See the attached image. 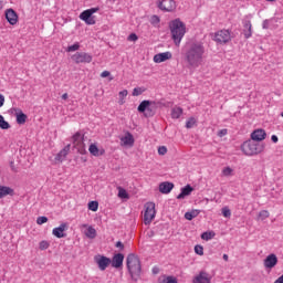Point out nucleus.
Instances as JSON below:
<instances>
[{"instance_id": "f257e3e1", "label": "nucleus", "mask_w": 283, "mask_h": 283, "mask_svg": "<svg viewBox=\"0 0 283 283\" xmlns=\"http://www.w3.org/2000/svg\"><path fill=\"white\" fill-rule=\"evenodd\" d=\"M205 56L202 42H190L186 45V61L190 67H200Z\"/></svg>"}, {"instance_id": "f03ea898", "label": "nucleus", "mask_w": 283, "mask_h": 283, "mask_svg": "<svg viewBox=\"0 0 283 283\" xmlns=\"http://www.w3.org/2000/svg\"><path fill=\"white\" fill-rule=\"evenodd\" d=\"M126 266L132 280L134 282H138L140 280V275H143V265L140 264L138 255L134 253L128 254L126 259Z\"/></svg>"}, {"instance_id": "7ed1b4c3", "label": "nucleus", "mask_w": 283, "mask_h": 283, "mask_svg": "<svg viewBox=\"0 0 283 283\" xmlns=\"http://www.w3.org/2000/svg\"><path fill=\"white\" fill-rule=\"evenodd\" d=\"M171 39L175 45H180V42L187 33V25L180 19H175L169 23Z\"/></svg>"}, {"instance_id": "20e7f679", "label": "nucleus", "mask_w": 283, "mask_h": 283, "mask_svg": "<svg viewBox=\"0 0 283 283\" xmlns=\"http://www.w3.org/2000/svg\"><path fill=\"white\" fill-rule=\"evenodd\" d=\"M241 150L245 156H256V154H262V151H264V144L250 139L242 144Z\"/></svg>"}, {"instance_id": "39448f33", "label": "nucleus", "mask_w": 283, "mask_h": 283, "mask_svg": "<svg viewBox=\"0 0 283 283\" xmlns=\"http://www.w3.org/2000/svg\"><path fill=\"white\" fill-rule=\"evenodd\" d=\"M157 107L158 105L155 101L144 99L137 107V112L144 114L146 118H151V116H155Z\"/></svg>"}, {"instance_id": "423d86ee", "label": "nucleus", "mask_w": 283, "mask_h": 283, "mask_svg": "<svg viewBox=\"0 0 283 283\" xmlns=\"http://www.w3.org/2000/svg\"><path fill=\"white\" fill-rule=\"evenodd\" d=\"M154 218H156V203L147 202L145 205L144 224H151Z\"/></svg>"}, {"instance_id": "0eeeda50", "label": "nucleus", "mask_w": 283, "mask_h": 283, "mask_svg": "<svg viewBox=\"0 0 283 283\" xmlns=\"http://www.w3.org/2000/svg\"><path fill=\"white\" fill-rule=\"evenodd\" d=\"M72 61L77 65L81 63H92V54L86 52H76L71 56Z\"/></svg>"}, {"instance_id": "6e6552de", "label": "nucleus", "mask_w": 283, "mask_h": 283, "mask_svg": "<svg viewBox=\"0 0 283 283\" xmlns=\"http://www.w3.org/2000/svg\"><path fill=\"white\" fill-rule=\"evenodd\" d=\"M214 41L217 43H229L231 41V31L230 30H220L214 33Z\"/></svg>"}, {"instance_id": "1a4fd4ad", "label": "nucleus", "mask_w": 283, "mask_h": 283, "mask_svg": "<svg viewBox=\"0 0 283 283\" xmlns=\"http://www.w3.org/2000/svg\"><path fill=\"white\" fill-rule=\"evenodd\" d=\"M158 8H159V10H163V12H174V10H176V1L159 0Z\"/></svg>"}, {"instance_id": "9d476101", "label": "nucleus", "mask_w": 283, "mask_h": 283, "mask_svg": "<svg viewBox=\"0 0 283 283\" xmlns=\"http://www.w3.org/2000/svg\"><path fill=\"white\" fill-rule=\"evenodd\" d=\"M263 266L265 269H275L277 266V255L269 254L263 261Z\"/></svg>"}, {"instance_id": "9b49d317", "label": "nucleus", "mask_w": 283, "mask_h": 283, "mask_svg": "<svg viewBox=\"0 0 283 283\" xmlns=\"http://www.w3.org/2000/svg\"><path fill=\"white\" fill-rule=\"evenodd\" d=\"M80 19H81V21H84L86 23V25H95L96 24V20L92 15V12L88 10L83 11L80 14Z\"/></svg>"}, {"instance_id": "f8f14e48", "label": "nucleus", "mask_w": 283, "mask_h": 283, "mask_svg": "<svg viewBox=\"0 0 283 283\" xmlns=\"http://www.w3.org/2000/svg\"><path fill=\"white\" fill-rule=\"evenodd\" d=\"M192 283H211V276L206 271H200L197 276L193 277Z\"/></svg>"}, {"instance_id": "ddd939ff", "label": "nucleus", "mask_w": 283, "mask_h": 283, "mask_svg": "<svg viewBox=\"0 0 283 283\" xmlns=\"http://www.w3.org/2000/svg\"><path fill=\"white\" fill-rule=\"evenodd\" d=\"M65 231H67V223H61L60 227L54 228L52 233L55 238H67V233H65Z\"/></svg>"}, {"instance_id": "4468645a", "label": "nucleus", "mask_w": 283, "mask_h": 283, "mask_svg": "<svg viewBox=\"0 0 283 283\" xmlns=\"http://www.w3.org/2000/svg\"><path fill=\"white\" fill-rule=\"evenodd\" d=\"M6 19L10 25H17L19 22V15L14 12L13 9H7Z\"/></svg>"}, {"instance_id": "2eb2a0df", "label": "nucleus", "mask_w": 283, "mask_h": 283, "mask_svg": "<svg viewBox=\"0 0 283 283\" xmlns=\"http://www.w3.org/2000/svg\"><path fill=\"white\" fill-rule=\"evenodd\" d=\"M84 140L85 138L81 133H76L75 135H73V145L81 150L85 149Z\"/></svg>"}, {"instance_id": "dca6fc26", "label": "nucleus", "mask_w": 283, "mask_h": 283, "mask_svg": "<svg viewBox=\"0 0 283 283\" xmlns=\"http://www.w3.org/2000/svg\"><path fill=\"white\" fill-rule=\"evenodd\" d=\"M251 138L254 143H260L266 138V132L264 129H256L251 134Z\"/></svg>"}, {"instance_id": "f3484780", "label": "nucleus", "mask_w": 283, "mask_h": 283, "mask_svg": "<svg viewBox=\"0 0 283 283\" xmlns=\"http://www.w3.org/2000/svg\"><path fill=\"white\" fill-rule=\"evenodd\" d=\"M123 260H125L123 253L115 254L111 261L113 269H120V266H123Z\"/></svg>"}, {"instance_id": "a211bd4d", "label": "nucleus", "mask_w": 283, "mask_h": 283, "mask_svg": "<svg viewBox=\"0 0 283 283\" xmlns=\"http://www.w3.org/2000/svg\"><path fill=\"white\" fill-rule=\"evenodd\" d=\"M81 228L86 229L85 235H86V238H88V240H94V238H96L97 233H96V229H94V227L88 226L87 223H84L81 226Z\"/></svg>"}, {"instance_id": "6ab92c4d", "label": "nucleus", "mask_w": 283, "mask_h": 283, "mask_svg": "<svg viewBox=\"0 0 283 283\" xmlns=\"http://www.w3.org/2000/svg\"><path fill=\"white\" fill-rule=\"evenodd\" d=\"M171 52H164V53H158L154 56V62L155 63H165V61H169L171 59Z\"/></svg>"}, {"instance_id": "aec40b11", "label": "nucleus", "mask_w": 283, "mask_h": 283, "mask_svg": "<svg viewBox=\"0 0 283 283\" xmlns=\"http://www.w3.org/2000/svg\"><path fill=\"white\" fill-rule=\"evenodd\" d=\"M193 191V187L191 185H187L184 188H181V192L177 196V200H185L187 196H191V192Z\"/></svg>"}, {"instance_id": "412c9836", "label": "nucleus", "mask_w": 283, "mask_h": 283, "mask_svg": "<svg viewBox=\"0 0 283 283\" xmlns=\"http://www.w3.org/2000/svg\"><path fill=\"white\" fill-rule=\"evenodd\" d=\"M109 264H112V260L107 256H101L97 260V265L99 271H105V269H107L109 266Z\"/></svg>"}, {"instance_id": "4be33fe9", "label": "nucleus", "mask_w": 283, "mask_h": 283, "mask_svg": "<svg viewBox=\"0 0 283 283\" xmlns=\"http://www.w3.org/2000/svg\"><path fill=\"white\" fill-rule=\"evenodd\" d=\"M67 154H70V145L65 146L56 156L55 163H63L65 158H67Z\"/></svg>"}, {"instance_id": "5701e85b", "label": "nucleus", "mask_w": 283, "mask_h": 283, "mask_svg": "<svg viewBox=\"0 0 283 283\" xmlns=\"http://www.w3.org/2000/svg\"><path fill=\"white\" fill-rule=\"evenodd\" d=\"M172 189H174V182L164 181L159 184L160 193H171Z\"/></svg>"}, {"instance_id": "b1692460", "label": "nucleus", "mask_w": 283, "mask_h": 283, "mask_svg": "<svg viewBox=\"0 0 283 283\" xmlns=\"http://www.w3.org/2000/svg\"><path fill=\"white\" fill-rule=\"evenodd\" d=\"M15 112H18L15 114L18 125H25V122L28 120V115H25V113H23L19 108H15Z\"/></svg>"}, {"instance_id": "393cba45", "label": "nucleus", "mask_w": 283, "mask_h": 283, "mask_svg": "<svg viewBox=\"0 0 283 283\" xmlns=\"http://www.w3.org/2000/svg\"><path fill=\"white\" fill-rule=\"evenodd\" d=\"M6 196H14V189L8 186H0V198H6Z\"/></svg>"}, {"instance_id": "a878e982", "label": "nucleus", "mask_w": 283, "mask_h": 283, "mask_svg": "<svg viewBox=\"0 0 283 283\" xmlns=\"http://www.w3.org/2000/svg\"><path fill=\"white\" fill-rule=\"evenodd\" d=\"M88 151L90 154H92V156H95V157L103 156V154H105V150H99L96 144H91L88 147Z\"/></svg>"}, {"instance_id": "bb28decb", "label": "nucleus", "mask_w": 283, "mask_h": 283, "mask_svg": "<svg viewBox=\"0 0 283 283\" xmlns=\"http://www.w3.org/2000/svg\"><path fill=\"white\" fill-rule=\"evenodd\" d=\"M243 28H244V38L245 39H251V36H252V31H251V28H252V25H251V21H249V20H245L244 22H243Z\"/></svg>"}, {"instance_id": "cd10ccee", "label": "nucleus", "mask_w": 283, "mask_h": 283, "mask_svg": "<svg viewBox=\"0 0 283 283\" xmlns=\"http://www.w3.org/2000/svg\"><path fill=\"white\" fill-rule=\"evenodd\" d=\"M120 140L124 145H129L132 147L134 145V135H132V133H127L120 138Z\"/></svg>"}, {"instance_id": "c85d7f7f", "label": "nucleus", "mask_w": 283, "mask_h": 283, "mask_svg": "<svg viewBox=\"0 0 283 283\" xmlns=\"http://www.w3.org/2000/svg\"><path fill=\"white\" fill-rule=\"evenodd\" d=\"M200 216V210H191L185 213L186 220H192L193 218H198Z\"/></svg>"}, {"instance_id": "c756f323", "label": "nucleus", "mask_w": 283, "mask_h": 283, "mask_svg": "<svg viewBox=\"0 0 283 283\" xmlns=\"http://www.w3.org/2000/svg\"><path fill=\"white\" fill-rule=\"evenodd\" d=\"M180 116H182L181 107H175L171 109V118H180Z\"/></svg>"}, {"instance_id": "7c9ffc66", "label": "nucleus", "mask_w": 283, "mask_h": 283, "mask_svg": "<svg viewBox=\"0 0 283 283\" xmlns=\"http://www.w3.org/2000/svg\"><path fill=\"white\" fill-rule=\"evenodd\" d=\"M0 129H10V123L6 122L3 115H0Z\"/></svg>"}, {"instance_id": "2f4dec72", "label": "nucleus", "mask_w": 283, "mask_h": 283, "mask_svg": "<svg viewBox=\"0 0 283 283\" xmlns=\"http://www.w3.org/2000/svg\"><path fill=\"white\" fill-rule=\"evenodd\" d=\"M78 50H81V44L78 42L66 48V52H76Z\"/></svg>"}, {"instance_id": "473e14b6", "label": "nucleus", "mask_w": 283, "mask_h": 283, "mask_svg": "<svg viewBox=\"0 0 283 283\" xmlns=\"http://www.w3.org/2000/svg\"><path fill=\"white\" fill-rule=\"evenodd\" d=\"M214 235H216L214 232H203L201 234V240L209 241V240H212L214 238Z\"/></svg>"}, {"instance_id": "72a5a7b5", "label": "nucleus", "mask_w": 283, "mask_h": 283, "mask_svg": "<svg viewBox=\"0 0 283 283\" xmlns=\"http://www.w3.org/2000/svg\"><path fill=\"white\" fill-rule=\"evenodd\" d=\"M161 283H178V279L175 276H164Z\"/></svg>"}, {"instance_id": "f704fd0d", "label": "nucleus", "mask_w": 283, "mask_h": 283, "mask_svg": "<svg viewBox=\"0 0 283 283\" xmlns=\"http://www.w3.org/2000/svg\"><path fill=\"white\" fill-rule=\"evenodd\" d=\"M90 211H98V201H91L88 202Z\"/></svg>"}, {"instance_id": "c9c22d12", "label": "nucleus", "mask_w": 283, "mask_h": 283, "mask_svg": "<svg viewBox=\"0 0 283 283\" xmlns=\"http://www.w3.org/2000/svg\"><path fill=\"white\" fill-rule=\"evenodd\" d=\"M222 176H226V177L233 176V169L231 167L223 168Z\"/></svg>"}, {"instance_id": "e433bc0d", "label": "nucleus", "mask_w": 283, "mask_h": 283, "mask_svg": "<svg viewBox=\"0 0 283 283\" xmlns=\"http://www.w3.org/2000/svg\"><path fill=\"white\" fill-rule=\"evenodd\" d=\"M118 198H129L127 190H125L124 188H118Z\"/></svg>"}, {"instance_id": "4c0bfd02", "label": "nucleus", "mask_w": 283, "mask_h": 283, "mask_svg": "<svg viewBox=\"0 0 283 283\" xmlns=\"http://www.w3.org/2000/svg\"><path fill=\"white\" fill-rule=\"evenodd\" d=\"M221 213L223 218H231V209H229L228 207L222 208Z\"/></svg>"}, {"instance_id": "58836bf2", "label": "nucleus", "mask_w": 283, "mask_h": 283, "mask_svg": "<svg viewBox=\"0 0 283 283\" xmlns=\"http://www.w3.org/2000/svg\"><path fill=\"white\" fill-rule=\"evenodd\" d=\"M195 253H197V255H205V248L202 245H196L195 247Z\"/></svg>"}, {"instance_id": "ea45409f", "label": "nucleus", "mask_w": 283, "mask_h": 283, "mask_svg": "<svg viewBox=\"0 0 283 283\" xmlns=\"http://www.w3.org/2000/svg\"><path fill=\"white\" fill-rule=\"evenodd\" d=\"M128 92L127 90L120 91L119 92V105H124L125 101H123V98H125L127 96Z\"/></svg>"}, {"instance_id": "a19ab883", "label": "nucleus", "mask_w": 283, "mask_h": 283, "mask_svg": "<svg viewBox=\"0 0 283 283\" xmlns=\"http://www.w3.org/2000/svg\"><path fill=\"white\" fill-rule=\"evenodd\" d=\"M196 125V118L191 117L189 120L186 122L187 129H191Z\"/></svg>"}, {"instance_id": "79ce46f5", "label": "nucleus", "mask_w": 283, "mask_h": 283, "mask_svg": "<svg viewBox=\"0 0 283 283\" xmlns=\"http://www.w3.org/2000/svg\"><path fill=\"white\" fill-rule=\"evenodd\" d=\"M150 23L151 25H158V23H160V18L158 15H151Z\"/></svg>"}, {"instance_id": "37998d69", "label": "nucleus", "mask_w": 283, "mask_h": 283, "mask_svg": "<svg viewBox=\"0 0 283 283\" xmlns=\"http://www.w3.org/2000/svg\"><path fill=\"white\" fill-rule=\"evenodd\" d=\"M48 249H50V243L48 241H41L40 242V250L45 251Z\"/></svg>"}, {"instance_id": "c03bdc74", "label": "nucleus", "mask_w": 283, "mask_h": 283, "mask_svg": "<svg viewBox=\"0 0 283 283\" xmlns=\"http://www.w3.org/2000/svg\"><path fill=\"white\" fill-rule=\"evenodd\" d=\"M270 213L268 212V210H262L259 212V218H261V220H266V218H269Z\"/></svg>"}, {"instance_id": "a18cd8bd", "label": "nucleus", "mask_w": 283, "mask_h": 283, "mask_svg": "<svg viewBox=\"0 0 283 283\" xmlns=\"http://www.w3.org/2000/svg\"><path fill=\"white\" fill-rule=\"evenodd\" d=\"M48 222V217H38L36 224H45Z\"/></svg>"}, {"instance_id": "49530a36", "label": "nucleus", "mask_w": 283, "mask_h": 283, "mask_svg": "<svg viewBox=\"0 0 283 283\" xmlns=\"http://www.w3.org/2000/svg\"><path fill=\"white\" fill-rule=\"evenodd\" d=\"M143 94V90L140 87H136L133 91V96H140Z\"/></svg>"}, {"instance_id": "de8ad7c7", "label": "nucleus", "mask_w": 283, "mask_h": 283, "mask_svg": "<svg viewBox=\"0 0 283 283\" xmlns=\"http://www.w3.org/2000/svg\"><path fill=\"white\" fill-rule=\"evenodd\" d=\"M158 154L159 156H165V154H167V148L165 146H160L158 148Z\"/></svg>"}, {"instance_id": "09e8293b", "label": "nucleus", "mask_w": 283, "mask_h": 283, "mask_svg": "<svg viewBox=\"0 0 283 283\" xmlns=\"http://www.w3.org/2000/svg\"><path fill=\"white\" fill-rule=\"evenodd\" d=\"M128 41H138V35H136V33H130L128 35Z\"/></svg>"}, {"instance_id": "8fccbe9b", "label": "nucleus", "mask_w": 283, "mask_h": 283, "mask_svg": "<svg viewBox=\"0 0 283 283\" xmlns=\"http://www.w3.org/2000/svg\"><path fill=\"white\" fill-rule=\"evenodd\" d=\"M115 247H116L117 249H119L120 251H123V249H125V244H123V242H120V241H117L116 244H115Z\"/></svg>"}, {"instance_id": "3c124183", "label": "nucleus", "mask_w": 283, "mask_h": 283, "mask_svg": "<svg viewBox=\"0 0 283 283\" xmlns=\"http://www.w3.org/2000/svg\"><path fill=\"white\" fill-rule=\"evenodd\" d=\"M112 73H109V71H104L101 73V77L102 78H107V76H111Z\"/></svg>"}, {"instance_id": "603ef678", "label": "nucleus", "mask_w": 283, "mask_h": 283, "mask_svg": "<svg viewBox=\"0 0 283 283\" xmlns=\"http://www.w3.org/2000/svg\"><path fill=\"white\" fill-rule=\"evenodd\" d=\"M4 104H6V96H3V94H0V107H3Z\"/></svg>"}, {"instance_id": "864d4df0", "label": "nucleus", "mask_w": 283, "mask_h": 283, "mask_svg": "<svg viewBox=\"0 0 283 283\" xmlns=\"http://www.w3.org/2000/svg\"><path fill=\"white\" fill-rule=\"evenodd\" d=\"M227 134H228V130L224 128V129L219 130L218 136H220V138H222V136H227Z\"/></svg>"}, {"instance_id": "5fc2aeb1", "label": "nucleus", "mask_w": 283, "mask_h": 283, "mask_svg": "<svg viewBox=\"0 0 283 283\" xmlns=\"http://www.w3.org/2000/svg\"><path fill=\"white\" fill-rule=\"evenodd\" d=\"M263 30H269V20H264L262 23Z\"/></svg>"}, {"instance_id": "6e6d98bb", "label": "nucleus", "mask_w": 283, "mask_h": 283, "mask_svg": "<svg viewBox=\"0 0 283 283\" xmlns=\"http://www.w3.org/2000/svg\"><path fill=\"white\" fill-rule=\"evenodd\" d=\"M87 10H88V12H91V14L98 12V8H92V9H87Z\"/></svg>"}, {"instance_id": "4d7b16f0", "label": "nucleus", "mask_w": 283, "mask_h": 283, "mask_svg": "<svg viewBox=\"0 0 283 283\" xmlns=\"http://www.w3.org/2000/svg\"><path fill=\"white\" fill-rule=\"evenodd\" d=\"M271 140L272 143H277L279 140L277 135H272Z\"/></svg>"}, {"instance_id": "13d9d810", "label": "nucleus", "mask_w": 283, "mask_h": 283, "mask_svg": "<svg viewBox=\"0 0 283 283\" xmlns=\"http://www.w3.org/2000/svg\"><path fill=\"white\" fill-rule=\"evenodd\" d=\"M274 283H283V274L274 281Z\"/></svg>"}, {"instance_id": "bf43d9fd", "label": "nucleus", "mask_w": 283, "mask_h": 283, "mask_svg": "<svg viewBox=\"0 0 283 283\" xmlns=\"http://www.w3.org/2000/svg\"><path fill=\"white\" fill-rule=\"evenodd\" d=\"M62 98H63V101H67V98H69L67 93H64V94L62 95Z\"/></svg>"}, {"instance_id": "052dcab7", "label": "nucleus", "mask_w": 283, "mask_h": 283, "mask_svg": "<svg viewBox=\"0 0 283 283\" xmlns=\"http://www.w3.org/2000/svg\"><path fill=\"white\" fill-rule=\"evenodd\" d=\"M223 260H224V262H229V255L228 254H223Z\"/></svg>"}, {"instance_id": "680f3d73", "label": "nucleus", "mask_w": 283, "mask_h": 283, "mask_svg": "<svg viewBox=\"0 0 283 283\" xmlns=\"http://www.w3.org/2000/svg\"><path fill=\"white\" fill-rule=\"evenodd\" d=\"M153 273H155V274L158 273V269L154 268Z\"/></svg>"}, {"instance_id": "e2e57ef3", "label": "nucleus", "mask_w": 283, "mask_h": 283, "mask_svg": "<svg viewBox=\"0 0 283 283\" xmlns=\"http://www.w3.org/2000/svg\"><path fill=\"white\" fill-rule=\"evenodd\" d=\"M1 8H3V4H2V2H1V0H0V10H1Z\"/></svg>"}, {"instance_id": "0e129e2a", "label": "nucleus", "mask_w": 283, "mask_h": 283, "mask_svg": "<svg viewBox=\"0 0 283 283\" xmlns=\"http://www.w3.org/2000/svg\"><path fill=\"white\" fill-rule=\"evenodd\" d=\"M281 116H282V118H283V112L281 113Z\"/></svg>"}, {"instance_id": "69168bd1", "label": "nucleus", "mask_w": 283, "mask_h": 283, "mask_svg": "<svg viewBox=\"0 0 283 283\" xmlns=\"http://www.w3.org/2000/svg\"><path fill=\"white\" fill-rule=\"evenodd\" d=\"M266 1H275V0H266Z\"/></svg>"}]
</instances>
